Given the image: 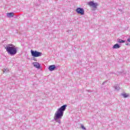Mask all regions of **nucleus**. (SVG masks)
<instances>
[{"instance_id": "9", "label": "nucleus", "mask_w": 130, "mask_h": 130, "mask_svg": "<svg viewBox=\"0 0 130 130\" xmlns=\"http://www.w3.org/2000/svg\"><path fill=\"white\" fill-rule=\"evenodd\" d=\"M8 17H9L10 18H13L14 17V13H7Z\"/></svg>"}, {"instance_id": "12", "label": "nucleus", "mask_w": 130, "mask_h": 130, "mask_svg": "<svg viewBox=\"0 0 130 130\" xmlns=\"http://www.w3.org/2000/svg\"><path fill=\"white\" fill-rule=\"evenodd\" d=\"M81 127H82V128H83V129H85V127L84 126V125H81Z\"/></svg>"}, {"instance_id": "8", "label": "nucleus", "mask_w": 130, "mask_h": 130, "mask_svg": "<svg viewBox=\"0 0 130 130\" xmlns=\"http://www.w3.org/2000/svg\"><path fill=\"white\" fill-rule=\"evenodd\" d=\"M120 47V46L118 45V44H116L113 46V48L116 49L117 48H119Z\"/></svg>"}, {"instance_id": "7", "label": "nucleus", "mask_w": 130, "mask_h": 130, "mask_svg": "<svg viewBox=\"0 0 130 130\" xmlns=\"http://www.w3.org/2000/svg\"><path fill=\"white\" fill-rule=\"evenodd\" d=\"M34 66L37 69H40V64H39L38 62H34Z\"/></svg>"}, {"instance_id": "5", "label": "nucleus", "mask_w": 130, "mask_h": 130, "mask_svg": "<svg viewBox=\"0 0 130 130\" xmlns=\"http://www.w3.org/2000/svg\"><path fill=\"white\" fill-rule=\"evenodd\" d=\"M88 5L90 6V7H92V8H94V9H96V8H97V6H98V4H97V3H94V1H91L88 2Z\"/></svg>"}, {"instance_id": "6", "label": "nucleus", "mask_w": 130, "mask_h": 130, "mask_svg": "<svg viewBox=\"0 0 130 130\" xmlns=\"http://www.w3.org/2000/svg\"><path fill=\"white\" fill-rule=\"evenodd\" d=\"M49 71H54L55 70V65H51L49 67Z\"/></svg>"}, {"instance_id": "13", "label": "nucleus", "mask_w": 130, "mask_h": 130, "mask_svg": "<svg viewBox=\"0 0 130 130\" xmlns=\"http://www.w3.org/2000/svg\"><path fill=\"white\" fill-rule=\"evenodd\" d=\"M127 41H128V42H130V38H129V39H127Z\"/></svg>"}, {"instance_id": "4", "label": "nucleus", "mask_w": 130, "mask_h": 130, "mask_svg": "<svg viewBox=\"0 0 130 130\" xmlns=\"http://www.w3.org/2000/svg\"><path fill=\"white\" fill-rule=\"evenodd\" d=\"M76 12H77V13L78 14H80V15H84V14L85 13V11H84V9H83L82 8H78L76 10Z\"/></svg>"}, {"instance_id": "2", "label": "nucleus", "mask_w": 130, "mask_h": 130, "mask_svg": "<svg viewBox=\"0 0 130 130\" xmlns=\"http://www.w3.org/2000/svg\"><path fill=\"white\" fill-rule=\"evenodd\" d=\"M8 53H9L11 55H14L17 53V48L13 44H9L6 48Z\"/></svg>"}, {"instance_id": "10", "label": "nucleus", "mask_w": 130, "mask_h": 130, "mask_svg": "<svg viewBox=\"0 0 130 130\" xmlns=\"http://www.w3.org/2000/svg\"><path fill=\"white\" fill-rule=\"evenodd\" d=\"M118 42H119V43H124V42H125V41H123L120 39L118 40Z\"/></svg>"}, {"instance_id": "3", "label": "nucleus", "mask_w": 130, "mask_h": 130, "mask_svg": "<svg viewBox=\"0 0 130 130\" xmlns=\"http://www.w3.org/2000/svg\"><path fill=\"white\" fill-rule=\"evenodd\" d=\"M30 52L32 56H34V57H38L39 56H41V54H42V53L40 52H37V51H33V50H31Z\"/></svg>"}, {"instance_id": "1", "label": "nucleus", "mask_w": 130, "mask_h": 130, "mask_svg": "<svg viewBox=\"0 0 130 130\" xmlns=\"http://www.w3.org/2000/svg\"><path fill=\"white\" fill-rule=\"evenodd\" d=\"M66 107L67 105H64L57 110V111L54 114L55 120L61 119L62 116H63V112L66 110Z\"/></svg>"}, {"instance_id": "11", "label": "nucleus", "mask_w": 130, "mask_h": 130, "mask_svg": "<svg viewBox=\"0 0 130 130\" xmlns=\"http://www.w3.org/2000/svg\"><path fill=\"white\" fill-rule=\"evenodd\" d=\"M122 96H123L124 98H126L127 97H128V94L126 93H123Z\"/></svg>"}]
</instances>
